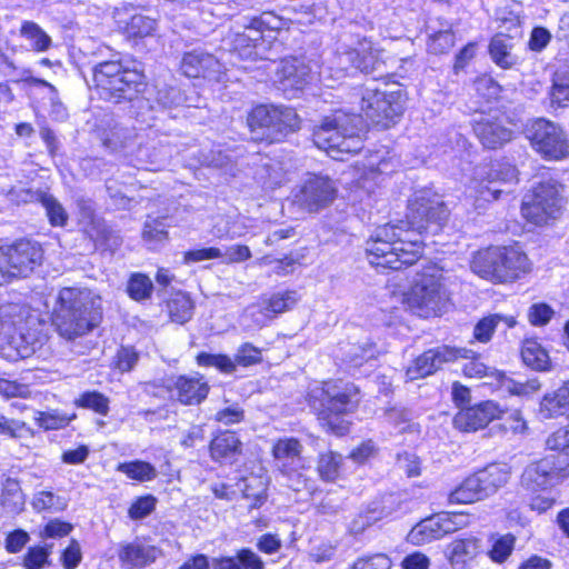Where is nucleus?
<instances>
[{
    "label": "nucleus",
    "instance_id": "f257e3e1",
    "mask_svg": "<svg viewBox=\"0 0 569 569\" xmlns=\"http://www.w3.org/2000/svg\"><path fill=\"white\" fill-rule=\"evenodd\" d=\"M448 218L440 196L430 190L415 192L407 221L379 226L368 239L366 252L377 268L400 270L417 262L423 252V231L436 233Z\"/></svg>",
    "mask_w": 569,
    "mask_h": 569
},
{
    "label": "nucleus",
    "instance_id": "f03ea898",
    "mask_svg": "<svg viewBox=\"0 0 569 569\" xmlns=\"http://www.w3.org/2000/svg\"><path fill=\"white\" fill-rule=\"evenodd\" d=\"M102 319L101 298L87 288H62L52 311V326L72 341L97 328Z\"/></svg>",
    "mask_w": 569,
    "mask_h": 569
},
{
    "label": "nucleus",
    "instance_id": "7ed1b4c3",
    "mask_svg": "<svg viewBox=\"0 0 569 569\" xmlns=\"http://www.w3.org/2000/svg\"><path fill=\"white\" fill-rule=\"evenodd\" d=\"M363 121L360 114L335 110L313 129V143L333 159L342 153H357L363 148Z\"/></svg>",
    "mask_w": 569,
    "mask_h": 569
},
{
    "label": "nucleus",
    "instance_id": "20e7f679",
    "mask_svg": "<svg viewBox=\"0 0 569 569\" xmlns=\"http://www.w3.org/2000/svg\"><path fill=\"white\" fill-rule=\"evenodd\" d=\"M386 64L385 51L362 38L352 47L339 46L330 63L320 71V77L325 86L335 87L352 71L382 76L387 72Z\"/></svg>",
    "mask_w": 569,
    "mask_h": 569
},
{
    "label": "nucleus",
    "instance_id": "39448f33",
    "mask_svg": "<svg viewBox=\"0 0 569 569\" xmlns=\"http://www.w3.org/2000/svg\"><path fill=\"white\" fill-rule=\"evenodd\" d=\"M359 390L351 383L342 380H330L321 387L313 388L309 393L311 407L317 410L322 425L336 435L348 431V422L340 416L352 411L359 401Z\"/></svg>",
    "mask_w": 569,
    "mask_h": 569
},
{
    "label": "nucleus",
    "instance_id": "423d86ee",
    "mask_svg": "<svg viewBox=\"0 0 569 569\" xmlns=\"http://www.w3.org/2000/svg\"><path fill=\"white\" fill-rule=\"evenodd\" d=\"M531 263L517 246L490 247L478 251L471 261V270L481 278L495 282H508L529 272Z\"/></svg>",
    "mask_w": 569,
    "mask_h": 569
},
{
    "label": "nucleus",
    "instance_id": "0eeeda50",
    "mask_svg": "<svg viewBox=\"0 0 569 569\" xmlns=\"http://www.w3.org/2000/svg\"><path fill=\"white\" fill-rule=\"evenodd\" d=\"M93 82L107 99L131 100L144 86L143 73L120 60L103 61L92 70Z\"/></svg>",
    "mask_w": 569,
    "mask_h": 569
},
{
    "label": "nucleus",
    "instance_id": "6e6552de",
    "mask_svg": "<svg viewBox=\"0 0 569 569\" xmlns=\"http://www.w3.org/2000/svg\"><path fill=\"white\" fill-rule=\"evenodd\" d=\"M406 303L415 315L422 318L438 317L446 312L450 299L441 272L419 274L406 295Z\"/></svg>",
    "mask_w": 569,
    "mask_h": 569
},
{
    "label": "nucleus",
    "instance_id": "1a4fd4ad",
    "mask_svg": "<svg viewBox=\"0 0 569 569\" xmlns=\"http://www.w3.org/2000/svg\"><path fill=\"white\" fill-rule=\"evenodd\" d=\"M561 184L545 181L527 193L521 203L522 218L533 226H548L558 220L563 212L566 199Z\"/></svg>",
    "mask_w": 569,
    "mask_h": 569
},
{
    "label": "nucleus",
    "instance_id": "9d476101",
    "mask_svg": "<svg viewBox=\"0 0 569 569\" xmlns=\"http://www.w3.org/2000/svg\"><path fill=\"white\" fill-rule=\"evenodd\" d=\"M247 123L253 139L273 142L299 129V117L290 107L260 104L249 112Z\"/></svg>",
    "mask_w": 569,
    "mask_h": 569
},
{
    "label": "nucleus",
    "instance_id": "9b49d317",
    "mask_svg": "<svg viewBox=\"0 0 569 569\" xmlns=\"http://www.w3.org/2000/svg\"><path fill=\"white\" fill-rule=\"evenodd\" d=\"M510 479V468L506 463H491L467 477L449 493L452 503H473L495 495Z\"/></svg>",
    "mask_w": 569,
    "mask_h": 569
},
{
    "label": "nucleus",
    "instance_id": "f8f14e48",
    "mask_svg": "<svg viewBox=\"0 0 569 569\" xmlns=\"http://www.w3.org/2000/svg\"><path fill=\"white\" fill-rule=\"evenodd\" d=\"M42 257L41 246L31 240L21 239L0 247V286L29 276L41 263Z\"/></svg>",
    "mask_w": 569,
    "mask_h": 569
},
{
    "label": "nucleus",
    "instance_id": "ddd939ff",
    "mask_svg": "<svg viewBox=\"0 0 569 569\" xmlns=\"http://www.w3.org/2000/svg\"><path fill=\"white\" fill-rule=\"evenodd\" d=\"M360 109L365 117L377 127L388 129L402 114L405 98L400 90L381 91L376 88L366 87L358 94Z\"/></svg>",
    "mask_w": 569,
    "mask_h": 569
},
{
    "label": "nucleus",
    "instance_id": "4468645a",
    "mask_svg": "<svg viewBox=\"0 0 569 569\" xmlns=\"http://www.w3.org/2000/svg\"><path fill=\"white\" fill-rule=\"evenodd\" d=\"M518 170L507 161H493L476 169L470 190L473 192L477 208L499 199L505 183H517Z\"/></svg>",
    "mask_w": 569,
    "mask_h": 569
},
{
    "label": "nucleus",
    "instance_id": "2eb2a0df",
    "mask_svg": "<svg viewBox=\"0 0 569 569\" xmlns=\"http://www.w3.org/2000/svg\"><path fill=\"white\" fill-rule=\"evenodd\" d=\"M525 133L532 149L542 159L559 161L569 156V142L559 123L537 118L528 123Z\"/></svg>",
    "mask_w": 569,
    "mask_h": 569
},
{
    "label": "nucleus",
    "instance_id": "dca6fc26",
    "mask_svg": "<svg viewBox=\"0 0 569 569\" xmlns=\"http://www.w3.org/2000/svg\"><path fill=\"white\" fill-rule=\"evenodd\" d=\"M569 477V458L559 452L529 463L521 475V486L532 492L546 491Z\"/></svg>",
    "mask_w": 569,
    "mask_h": 569
},
{
    "label": "nucleus",
    "instance_id": "f3484780",
    "mask_svg": "<svg viewBox=\"0 0 569 569\" xmlns=\"http://www.w3.org/2000/svg\"><path fill=\"white\" fill-rule=\"evenodd\" d=\"M338 188L327 176L308 174L297 188L295 202L308 212H318L329 207L337 197Z\"/></svg>",
    "mask_w": 569,
    "mask_h": 569
},
{
    "label": "nucleus",
    "instance_id": "a211bd4d",
    "mask_svg": "<svg viewBox=\"0 0 569 569\" xmlns=\"http://www.w3.org/2000/svg\"><path fill=\"white\" fill-rule=\"evenodd\" d=\"M470 355L465 349H457L450 346H439L429 349L416 358L407 368L406 376L409 380H417L435 373L445 363L453 362L459 357H468Z\"/></svg>",
    "mask_w": 569,
    "mask_h": 569
},
{
    "label": "nucleus",
    "instance_id": "6ab92c4d",
    "mask_svg": "<svg viewBox=\"0 0 569 569\" xmlns=\"http://www.w3.org/2000/svg\"><path fill=\"white\" fill-rule=\"evenodd\" d=\"M262 352L252 343L241 345L234 355V359L227 355H211L201 352L197 356V363L200 367H214L222 373L230 375L236 371L237 366L250 367L261 362Z\"/></svg>",
    "mask_w": 569,
    "mask_h": 569
},
{
    "label": "nucleus",
    "instance_id": "aec40b11",
    "mask_svg": "<svg viewBox=\"0 0 569 569\" xmlns=\"http://www.w3.org/2000/svg\"><path fill=\"white\" fill-rule=\"evenodd\" d=\"M181 70L189 78H204L214 82H221L226 77V69L219 59L201 49L183 54Z\"/></svg>",
    "mask_w": 569,
    "mask_h": 569
},
{
    "label": "nucleus",
    "instance_id": "412c9836",
    "mask_svg": "<svg viewBox=\"0 0 569 569\" xmlns=\"http://www.w3.org/2000/svg\"><path fill=\"white\" fill-rule=\"evenodd\" d=\"M495 401H482L473 407L462 408L453 418V425L463 432H475L489 425L500 415Z\"/></svg>",
    "mask_w": 569,
    "mask_h": 569
},
{
    "label": "nucleus",
    "instance_id": "4be33fe9",
    "mask_svg": "<svg viewBox=\"0 0 569 569\" xmlns=\"http://www.w3.org/2000/svg\"><path fill=\"white\" fill-rule=\"evenodd\" d=\"M302 450L301 442L292 437L280 438L274 442L272 456L281 473L290 477L305 468L306 460L302 457Z\"/></svg>",
    "mask_w": 569,
    "mask_h": 569
},
{
    "label": "nucleus",
    "instance_id": "5701e85b",
    "mask_svg": "<svg viewBox=\"0 0 569 569\" xmlns=\"http://www.w3.org/2000/svg\"><path fill=\"white\" fill-rule=\"evenodd\" d=\"M480 553L481 539L471 535L453 539L445 550V557L452 569H470Z\"/></svg>",
    "mask_w": 569,
    "mask_h": 569
},
{
    "label": "nucleus",
    "instance_id": "b1692460",
    "mask_svg": "<svg viewBox=\"0 0 569 569\" xmlns=\"http://www.w3.org/2000/svg\"><path fill=\"white\" fill-rule=\"evenodd\" d=\"M138 134L133 128L116 123L102 132L101 141L110 151L132 158Z\"/></svg>",
    "mask_w": 569,
    "mask_h": 569
},
{
    "label": "nucleus",
    "instance_id": "393cba45",
    "mask_svg": "<svg viewBox=\"0 0 569 569\" xmlns=\"http://www.w3.org/2000/svg\"><path fill=\"white\" fill-rule=\"evenodd\" d=\"M174 389L177 390V399L179 402L192 406L199 405L203 401L207 398L210 388L201 376H179L174 381Z\"/></svg>",
    "mask_w": 569,
    "mask_h": 569
},
{
    "label": "nucleus",
    "instance_id": "a878e982",
    "mask_svg": "<svg viewBox=\"0 0 569 569\" xmlns=\"http://www.w3.org/2000/svg\"><path fill=\"white\" fill-rule=\"evenodd\" d=\"M476 136L489 149H497L511 140L512 131L489 118L477 120L473 127Z\"/></svg>",
    "mask_w": 569,
    "mask_h": 569
},
{
    "label": "nucleus",
    "instance_id": "bb28decb",
    "mask_svg": "<svg viewBox=\"0 0 569 569\" xmlns=\"http://www.w3.org/2000/svg\"><path fill=\"white\" fill-rule=\"evenodd\" d=\"M210 456L216 461L232 462L242 452V442L233 431H222L210 442Z\"/></svg>",
    "mask_w": 569,
    "mask_h": 569
},
{
    "label": "nucleus",
    "instance_id": "cd10ccee",
    "mask_svg": "<svg viewBox=\"0 0 569 569\" xmlns=\"http://www.w3.org/2000/svg\"><path fill=\"white\" fill-rule=\"evenodd\" d=\"M447 536L441 513L421 520L409 532V540L415 545H425Z\"/></svg>",
    "mask_w": 569,
    "mask_h": 569
},
{
    "label": "nucleus",
    "instance_id": "c85d7f7f",
    "mask_svg": "<svg viewBox=\"0 0 569 569\" xmlns=\"http://www.w3.org/2000/svg\"><path fill=\"white\" fill-rule=\"evenodd\" d=\"M132 161L137 168L149 169L148 166H152L151 170H158L163 166L170 158V150L167 146H143L141 142L136 148Z\"/></svg>",
    "mask_w": 569,
    "mask_h": 569
},
{
    "label": "nucleus",
    "instance_id": "c756f323",
    "mask_svg": "<svg viewBox=\"0 0 569 569\" xmlns=\"http://www.w3.org/2000/svg\"><path fill=\"white\" fill-rule=\"evenodd\" d=\"M23 317L17 305L0 307V346L4 347L17 336L22 328Z\"/></svg>",
    "mask_w": 569,
    "mask_h": 569
},
{
    "label": "nucleus",
    "instance_id": "7c9ffc66",
    "mask_svg": "<svg viewBox=\"0 0 569 569\" xmlns=\"http://www.w3.org/2000/svg\"><path fill=\"white\" fill-rule=\"evenodd\" d=\"M119 558L129 568H142L156 560V549L139 543H129L121 548Z\"/></svg>",
    "mask_w": 569,
    "mask_h": 569
},
{
    "label": "nucleus",
    "instance_id": "2f4dec72",
    "mask_svg": "<svg viewBox=\"0 0 569 569\" xmlns=\"http://www.w3.org/2000/svg\"><path fill=\"white\" fill-rule=\"evenodd\" d=\"M511 49V39L502 34L495 36L489 44L491 59L503 69H510L517 63V58L512 56Z\"/></svg>",
    "mask_w": 569,
    "mask_h": 569
},
{
    "label": "nucleus",
    "instance_id": "473e14b6",
    "mask_svg": "<svg viewBox=\"0 0 569 569\" xmlns=\"http://www.w3.org/2000/svg\"><path fill=\"white\" fill-rule=\"evenodd\" d=\"M308 71L302 64L286 61L282 66L280 84L284 91L301 90L308 82Z\"/></svg>",
    "mask_w": 569,
    "mask_h": 569
},
{
    "label": "nucleus",
    "instance_id": "72a5a7b5",
    "mask_svg": "<svg viewBox=\"0 0 569 569\" xmlns=\"http://www.w3.org/2000/svg\"><path fill=\"white\" fill-rule=\"evenodd\" d=\"M523 363L537 371L550 369V358L547 351L536 341H526L521 349Z\"/></svg>",
    "mask_w": 569,
    "mask_h": 569
},
{
    "label": "nucleus",
    "instance_id": "f704fd0d",
    "mask_svg": "<svg viewBox=\"0 0 569 569\" xmlns=\"http://www.w3.org/2000/svg\"><path fill=\"white\" fill-rule=\"evenodd\" d=\"M569 409V400L558 388L553 392L546 393L539 407V413L543 419H552L565 415Z\"/></svg>",
    "mask_w": 569,
    "mask_h": 569
},
{
    "label": "nucleus",
    "instance_id": "c9c22d12",
    "mask_svg": "<svg viewBox=\"0 0 569 569\" xmlns=\"http://www.w3.org/2000/svg\"><path fill=\"white\" fill-rule=\"evenodd\" d=\"M42 342L39 338L31 332H24L23 328H21L14 338L8 343V347L11 348L16 353L8 355L12 358H29L31 357L40 347Z\"/></svg>",
    "mask_w": 569,
    "mask_h": 569
},
{
    "label": "nucleus",
    "instance_id": "e433bc0d",
    "mask_svg": "<svg viewBox=\"0 0 569 569\" xmlns=\"http://www.w3.org/2000/svg\"><path fill=\"white\" fill-rule=\"evenodd\" d=\"M36 200H38L46 209L49 222L53 227H63L68 221V213L63 206L52 196L43 191H37L34 193Z\"/></svg>",
    "mask_w": 569,
    "mask_h": 569
},
{
    "label": "nucleus",
    "instance_id": "4c0bfd02",
    "mask_svg": "<svg viewBox=\"0 0 569 569\" xmlns=\"http://www.w3.org/2000/svg\"><path fill=\"white\" fill-rule=\"evenodd\" d=\"M300 297L296 290H287L283 292L273 293L270 298L264 299L262 302V311L266 313H282L291 310Z\"/></svg>",
    "mask_w": 569,
    "mask_h": 569
},
{
    "label": "nucleus",
    "instance_id": "58836bf2",
    "mask_svg": "<svg viewBox=\"0 0 569 569\" xmlns=\"http://www.w3.org/2000/svg\"><path fill=\"white\" fill-rule=\"evenodd\" d=\"M170 319L177 323H186L193 313V302L187 293L177 292L168 301Z\"/></svg>",
    "mask_w": 569,
    "mask_h": 569
},
{
    "label": "nucleus",
    "instance_id": "ea45409f",
    "mask_svg": "<svg viewBox=\"0 0 569 569\" xmlns=\"http://www.w3.org/2000/svg\"><path fill=\"white\" fill-rule=\"evenodd\" d=\"M0 502L10 512H19L23 509L24 496L18 480L8 478L3 482Z\"/></svg>",
    "mask_w": 569,
    "mask_h": 569
},
{
    "label": "nucleus",
    "instance_id": "a19ab883",
    "mask_svg": "<svg viewBox=\"0 0 569 569\" xmlns=\"http://www.w3.org/2000/svg\"><path fill=\"white\" fill-rule=\"evenodd\" d=\"M498 381L500 382V387L505 391L518 397H529L539 391L541 388V383L538 378H531L525 381H520L506 377L503 373H500Z\"/></svg>",
    "mask_w": 569,
    "mask_h": 569
},
{
    "label": "nucleus",
    "instance_id": "79ce46f5",
    "mask_svg": "<svg viewBox=\"0 0 569 569\" xmlns=\"http://www.w3.org/2000/svg\"><path fill=\"white\" fill-rule=\"evenodd\" d=\"M501 321L506 322L508 328H512L516 325V320L513 317L490 315L477 322V325L473 328V338L482 343L488 342L491 339L495 329Z\"/></svg>",
    "mask_w": 569,
    "mask_h": 569
},
{
    "label": "nucleus",
    "instance_id": "37998d69",
    "mask_svg": "<svg viewBox=\"0 0 569 569\" xmlns=\"http://www.w3.org/2000/svg\"><path fill=\"white\" fill-rule=\"evenodd\" d=\"M549 96L552 106H567L569 102V69H557L553 73Z\"/></svg>",
    "mask_w": 569,
    "mask_h": 569
},
{
    "label": "nucleus",
    "instance_id": "c03bdc74",
    "mask_svg": "<svg viewBox=\"0 0 569 569\" xmlns=\"http://www.w3.org/2000/svg\"><path fill=\"white\" fill-rule=\"evenodd\" d=\"M516 537L512 533L498 535L492 538L491 549L488 551V557L495 563H503L512 555L516 545Z\"/></svg>",
    "mask_w": 569,
    "mask_h": 569
},
{
    "label": "nucleus",
    "instance_id": "a18cd8bd",
    "mask_svg": "<svg viewBox=\"0 0 569 569\" xmlns=\"http://www.w3.org/2000/svg\"><path fill=\"white\" fill-rule=\"evenodd\" d=\"M470 355L468 357H459V359L468 360L462 368L463 375L469 378L481 379L483 377H495L497 380L501 372L487 366L480 360V357L476 355L473 350L463 348Z\"/></svg>",
    "mask_w": 569,
    "mask_h": 569
},
{
    "label": "nucleus",
    "instance_id": "49530a36",
    "mask_svg": "<svg viewBox=\"0 0 569 569\" xmlns=\"http://www.w3.org/2000/svg\"><path fill=\"white\" fill-rule=\"evenodd\" d=\"M31 505L37 512L46 510L58 512L67 508L68 501L52 491L41 490L33 495Z\"/></svg>",
    "mask_w": 569,
    "mask_h": 569
},
{
    "label": "nucleus",
    "instance_id": "de8ad7c7",
    "mask_svg": "<svg viewBox=\"0 0 569 569\" xmlns=\"http://www.w3.org/2000/svg\"><path fill=\"white\" fill-rule=\"evenodd\" d=\"M117 469L127 475L128 478L141 482L153 480L158 475L156 468L151 463L141 460L122 462Z\"/></svg>",
    "mask_w": 569,
    "mask_h": 569
},
{
    "label": "nucleus",
    "instance_id": "09e8293b",
    "mask_svg": "<svg viewBox=\"0 0 569 569\" xmlns=\"http://www.w3.org/2000/svg\"><path fill=\"white\" fill-rule=\"evenodd\" d=\"M152 291L153 283L147 274L134 272L130 276L127 292L131 299L136 301L147 300L151 297Z\"/></svg>",
    "mask_w": 569,
    "mask_h": 569
},
{
    "label": "nucleus",
    "instance_id": "8fccbe9b",
    "mask_svg": "<svg viewBox=\"0 0 569 569\" xmlns=\"http://www.w3.org/2000/svg\"><path fill=\"white\" fill-rule=\"evenodd\" d=\"M342 456L335 451L320 453L317 465L319 476L325 481H333L338 478Z\"/></svg>",
    "mask_w": 569,
    "mask_h": 569
},
{
    "label": "nucleus",
    "instance_id": "3c124183",
    "mask_svg": "<svg viewBox=\"0 0 569 569\" xmlns=\"http://www.w3.org/2000/svg\"><path fill=\"white\" fill-rule=\"evenodd\" d=\"M20 33L31 41V46L36 51H47L51 46V38L32 21L23 22Z\"/></svg>",
    "mask_w": 569,
    "mask_h": 569
},
{
    "label": "nucleus",
    "instance_id": "603ef678",
    "mask_svg": "<svg viewBox=\"0 0 569 569\" xmlns=\"http://www.w3.org/2000/svg\"><path fill=\"white\" fill-rule=\"evenodd\" d=\"M375 347L371 343H367L366 346H348V350L345 351L343 361L353 368H358L363 365V362L375 358Z\"/></svg>",
    "mask_w": 569,
    "mask_h": 569
},
{
    "label": "nucleus",
    "instance_id": "864d4df0",
    "mask_svg": "<svg viewBox=\"0 0 569 569\" xmlns=\"http://www.w3.org/2000/svg\"><path fill=\"white\" fill-rule=\"evenodd\" d=\"M76 405L86 409L93 410L94 412L102 416H106L109 411V399L98 391H88L82 393L76 400Z\"/></svg>",
    "mask_w": 569,
    "mask_h": 569
},
{
    "label": "nucleus",
    "instance_id": "5fc2aeb1",
    "mask_svg": "<svg viewBox=\"0 0 569 569\" xmlns=\"http://www.w3.org/2000/svg\"><path fill=\"white\" fill-rule=\"evenodd\" d=\"M455 46V36L450 29L440 30L429 38L428 50L435 54H443Z\"/></svg>",
    "mask_w": 569,
    "mask_h": 569
},
{
    "label": "nucleus",
    "instance_id": "6e6d98bb",
    "mask_svg": "<svg viewBox=\"0 0 569 569\" xmlns=\"http://www.w3.org/2000/svg\"><path fill=\"white\" fill-rule=\"evenodd\" d=\"M157 29V21L142 14L131 17L128 23V32L133 37L151 36Z\"/></svg>",
    "mask_w": 569,
    "mask_h": 569
},
{
    "label": "nucleus",
    "instance_id": "4d7b16f0",
    "mask_svg": "<svg viewBox=\"0 0 569 569\" xmlns=\"http://www.w3.org/2000/svg\"><path fill=\"white\" fill-rule=\"evenodd\" d=\"M143 240L150 244L162 243L168 239L164 223L159 219H151L144 222Z\"/></svg>",
    "mask_w": 569,
    "mask_h": 569
},
{
    "label": "nucleus",
    "instance_id": "13d9d810",
    "mask_svg": "<svg viewBox=\"0 0 569 569\" xmlns=\"http://www.w3.org/2000/svg\"><path fill=\"white\" fill-rule=\"evenodd\" d=\"M411 412L405 408H392L387 412L390 423L399 428L400 432L415 431L416 423L411 421Z\"/></svg>",
    "mask_w": 569,
    "mask_h": 569
},
{
    "label": "nucleus",
    "instance_id": "bf43d9fd",
    "mask_svg": "<svg viewBox=\"0 0 569 569\" xmlns=\"http://www.w3.org/2000/svg\"><path fill=\"white\" fill-rule=\"evenodd\" d=\"M391 560L385 553H375L357 559L350 569H390Z\"/></svg>",
    "mask_w": 569,
    "mask_h": 569
},
{
    "label": "nucleus",
    "instance_id": "052dcab7",
    "mask_svg": "<svg viewBox=\"0 0 569 569\" xmlns=\"http://www.w3.org/2000/svg\"><path fill=\"white\" fill-rule=\"evenodd\" d=\"M477 93L486 101L498 98L501 87L499 83L489 76H481L475 81Z\"/></svg>",
    "mask_w": 569,
    "mask_h": 569
},
{
    "label": "nucleus",
    "instance_id": "680f3d73",
    "mask_svg": "<svg viewBox=\"0 0 569 569\" xmlns=\"http://www.w3.org/2000/svg\"><path fill=\"white\" fill-rule=\"evenodd\" d=\"M154 102L160 108H171L181 102V96L178 89L173 87L157 88L154 92Z\"/></svg>",
    "mask_w": 569,
    "mask_h": 569
},
{
    "label": "nucleus",
    "instance_id": "e2e57ef3",
    "mask_svg": "<svg viewBox=\"0 0 569 569\" xmlns=\"http://www.w3.org/2000/svg\"><path fill=\"white\" fill-rule=\"evenodd\" d=\"M156 501L152 496L138 498L129 508V517L134 520L146 518L154 510Z\"/></svg>",
    "mask_w": 569,
    "mask_h": 569
},
{
    "label": "nucleus",
    "instance_id": "0e129e2a",
    "mask_svg": "<svg viewBox=\"0 0 569 569\" xmlns=\"http://www.w3.org/2000/svg\"><path fill=\"white\" fill-rule=\"evenodd\" d=\"M447 535L467 528L470 525V517L463 512H441Z\"/></svg>",
    "mask_w": 569,
    "mask_h": 569
},
{
    "label": "nucleus",
    "instance_id": "69168bd1",
    "mask_svg": "<svg viewBox=\"0 0 569 569\" xmlns=\"http://www.w3.org/2000/svg\"><path fill=\"white\" fill-rule=\"evenodd\" d=\"M555 311L547 303H535L529 308L528 319L533 326H545L553 317Z\"/></svg>",
    "mask_w": 569,
    "mask_h": 569
},
{
    "label": "nucleus",
    "instance_id": "338daca9",
    "mask_svg": "<svg viewBox=\"0 0 569 569\" xmlns=\"http://www.w3.org/2000/svg\"><path fill=\"white\" fill-rule=\"evenodd\" d=\"M244 418V411L239 405L226 407L214 415V420L226 426L239 423Z\"/></svg>",
    "mask_w": 569,
    "mask_h": 569
},
{
    "label": "nucleus",
    "instance_id": "774afa93",
    "mask_svg": "<svg viewBox=\"0 0 569 569\" xmlns=\"http://www.w3.org/2000/svg\"><path fill=\"white\" fill-rule=\"evenodd\" d=\"M48 551L42 547L30 548L24 556V566L27 569H40L48 559Z\"/></svg>",
    "mask_w": 569,
    "mask_h": 569
}]
</instances>
